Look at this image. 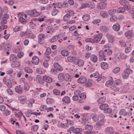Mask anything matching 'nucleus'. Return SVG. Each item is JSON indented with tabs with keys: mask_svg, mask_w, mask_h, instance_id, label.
I'll use <instances>...</instances> for the list:
<instances>
[{
	"mask_svg": "<svg viewBox=\"0 0 134 134\" xmlns=\"http://www.w3.org/2000/svg\"><path fill=\"white\" fill-rule=\"evenodd\" d=\"M86 42H90L92 43H95V41L94 40V39H92L91 38H87L85 40Z\"/></svg>",
	"mask_w": 134,
	"mask_h": 134,
	"instance_id": "nucleus-47",
	"label": "nucleus"
},
{
	"mask_svg": "<svg viewBox=\"0 0 134 134\" xmlns=\"http://www.w3.org/2000/svg\"><path fill=\"white\" fill-rule=\"evenodd\" d=\"M104 120L101 119L99 121L97 122L96 125L98 126H102L104 124Z\"/></svg>",
	"mask_w": 134,
	"mask_h": 134,
	"instance_id": "nucleus-35",
	"label": "nucleus"
},
{
	"mask_svg": "<svg viewBox=\"0 0 134 134\" xmlns=\"http://www.w3.org/2000/svg\"><path fill=\"white\" fill-rule=\"evenodd\" d=\"M29 102L27 104V106L30 108H31L32 107V104L35 102V100L34 99L32 98L28 101Z\"/></svg>",
	"mask_w": 134,
	"mask_h": 134,
	"instance_id": "nucleus-28",
	"label": "nucleus"
},
{
	"mask_svg": "<svg viewBox=\"0 0 134 134\" xmlns=\"http://www.w3.org/2000/svg\"><path fill=\"white\" fill-rule=\"evenodd\" d=\"M19 21L23 24H25L26 23V20L23 17H20L19 19Z\"/></svg>",
	"mask_w": 134,
	"mask_h": 134,
	"instance_id": "nucleus-45",
	"label": "nucleus"
},
{
	"mask_svg": "<svg viewBox=\"0 0 134 134\" xmlns=\"http://www.w3.org/2000/svg\"><path fill=\"white\" fill-rule=\"evenodd\" d=\"M119 114L121 115L125 116L126 114V112L125 109H122L120 110Z\"/></svg>",
	"mask_w": 134,
	"mask_h": 134,
	"instance_id": "nucleus-54",
	"label": "nucleus"
},
{
	"mask_svg": "<svg viewBox=\"0 0 134 134\" xmlns=\"http://www.w3.org/2000/svg\"><path fill=\"white\" fill-rule=\"evenodd\" d=\"M36 71L38 74H43L45 73V71L44 70L42 69H40L39 68H37L36 69Z\"/></svg>",
	"mask_w": 134,
	"mask_h": 134,
	"instance_id": "nucleus-43",
	"label": "nucleus"
},
{
	"mask_svg": "<svg viewBox=\"0 0 134 134\" xmlns=\"http://www.w3.org/2000/svg\"><path fill=\"white\" fill-rule=\"evenodd\" d=\"M65 75L62 73H60L58 75V79L60 81H62L64 80Z\"/></svg>",
	"mask_w": 134,
	"mask_h": 134,
	"instance_id": "nucleus-36",
	"label": "nucleus"
},
{
	"mask_svg": "<svg viewBox=\"0 0 134 134\" xmlns=\"http://www.w3.org/2000/svg\"><path fill=\"white\" fill-rule=\"evenodd\" d=\"M82 18L84 21H87L90 19V16L89 14H86L83 16Z\"/></svg>",
	"mask_w": 134,
	"mask_h": 134,
	"instance_id": "nucleus-30",
	"label": "nucleus"
},
{
	"mask_svg": "<svg viewBox=\"0 0 134 134\" xmlns=\"http://www.w3.org/2000/svg\"><path fill=\"white\" fill-rule=\"evenodd\" d=\"M93 121L94 122L97 121L99 119V117L97 115H94L92 117Z\"/></svg>",
	"mask_w": 134,
	"mask_h": 134,
	"instance_id": "nucleus-61",
	"label": "nucleus"
},
{
	"mask_svg": "<svg viewBox=\"0 0 134 134\" xmlns=\"http://www.w3.org/2000/svg\"><path fill=\"white\" fill-rule=\"evenodd\" d=\"M99 59L100 61H102L103 59L105 61L106 60L105 58V53L104 51H100L99 52Z\"/></svg>",
	"mask_w": 134,
	"mask_h": 134,
	"instance_id": "nucleus-8",
	"label": "nucleus"
},
{
	"mask_svg": "<svg viewBox=\"0 0 134 134\" xmlns=\"http://www.w3.org/2000/svg\"><path fill=\"white\" fill-rule=\"evenodd\" d=\"M47 103L48 104H51L53 103L54 102V100L52 98H48L46 100Z\"/></svg>",
	"mask_w": 134,
	"mask_h": 134,
	"instance_id": "nucleus-44",
	"label": "nucleus"
},
{
	"mask_svg": "<svg viewBox=\"0 0 134 134\" xmlns=\"http://www.w3.org/2000/svg\"><path fill=\"white\" fill-rule=\"evenodd\" d=\"M127 67L126 69L122 73V77L124 79H127L130 74L132 73V70L130 68L129 65H126Z\"/></svg>",
	"mask_w": 134,
	"mask_h": 134,
	"instance_id": "nucleus-1",
	"label": "nucleus"
},
{
	"mask_svg": "<svg viewBox=\"0 0 134 134\" xmlns=\"http://www.w3.org/2000/svg\"><path fill=\"white\" fill-rule=\"evenodd\" d=\"M39 59L36 56H34L32 58V63L35 65H37L39 62Z\"/></svg>",
	"mask_w": 134,
	"mask_h": 134,
	"instance_id": "nucleus-13",
	"label": "nucleus"
},
{
	"mask_svg": "<svg viewBox=\"0 0 134 134\" xmlns=\"http://www.w3.org/2000/svg\"><path fill=\"white\" fill-rule=\"evenodd\" d=\"M125 10L126 9H125L124 7H120L118 8L117 10L118 13H120L124 12Z\"/></svg>",
	"mask_w": 134,
	"mask_h": 134,
	"instance_id": "nucleus-49",
	"label": "nucleus"
},
{
	"mask_svg": "<svg viewBox=\"0 0 134 134\" xmlns=\"http://www.w3.org/2000/svg\"><path fill=\"white\" fill-rule=\"evenodd\" d=\"M30 88V86L26 82L24 83V90L28 91Z\"/></svg>",
	"mask_w": 134,
	"mask_h": 134,
	"instance_id": "nucleus-46",
	"label": "nucleus"
},
{
	"mask_svg": "<svg viewBox=\"0 0 134 134\" xmlns=\"http://www.w3.org/2000/svg\"><path fill=\"white\" fill-rule=\"evenodd\" d=\"M18 99L21 104H24L25 103L26 97L25 96H21L18 97Z\"/></svg>",
	"mask_w": 134,
	"mask_h": 134,
	"instance_id": "nucleus-15",
	"label": "nucleus"
},
{
	"mask_svg": "<svg viewBox=\"0 0 134 134\" xmlns=\"http://www.w3.org/2000/svg\"><path fill=\"white\" fill-rule=\"evenodd\" d=\"M82 129L80 128H75L74 130L73 131V133L74 134H83L82 133Z\"/></svg>",
	"mask_w": 134,
	"mask_h": 134,
	"instance_id": "nucleus-18",
	"label": "nucleus"
},
{
	"mask_svg": "<svg viewBox=\"0 0 134 134\" xmlns=\"http://www.w3.org/2000/svg\"><path fill=\"white\" fill-rule=\"evenodd\" d=\"M113 83V80L112 77H111L109 80H108L105 83V86L107 87H109Z\"/></svg>",
	"mask_w": 134,
	"mask_h": 134,
	"instance_id": "nucleus-17",
	"label": "nucleus"
},
{
	"mask_svg": "<svg viewBox=\"0 0 134 134\" xmlns=\"http://www.w3.org/2000/svg\"><path fill=\"white\" fill-rule=\"evenodd\" d=\"M43 79L45 81L49 83H51L52 81V78L47 76H44L43 77Z\"/></svg>",
	"mask_w": 134,
	"mask_h": 134,
	"instance_id": "nucleus-20",
	"label": "nucleus"
},
{
	"mask_svg": "<svg viewBox=\"0 0 134 134\" xmlns=\"http://www.w3.org/2000/svg\"><path fill=\"white\" fill-rule=\"evenodd\" d=\"M111 88L112 90L115 91H118L119 90V88L115 86H112Z\"/></svg>",
	"mask_w": 134,
	"mask_h": 134,
	"instance_id": "nucleus-57",
	"label": "nucleus"
},
{
	"mask_svg": "<svg viewBox=\"0 0 134 134\" xmlns=\"http://www.w3.org/2000/svg\"><path fill=\"white\" fill-rule=\"evenodd\" d=\"M53 7L54 8V9H53V10L52 12V14L53 16H55L59 13V11L55 9L56 7L55 6H54Z\"/></svg>",
	"mask_w": 134,
	"mask_h": 134,
	"instance_id": "nucleus-38",
	"label": "nucleus"
},
{
	"mask_svg": "<svg viewBox=\"0 0 134 134\" xmlns=\"http://www.w3.org/2000/svg\"><path fill=\"white\" fill-rule=\"evenodd\" d=\"M108 105L107 104H104L100 105L99 107V109L104 110V113H110L112 111V109L110 108H109Z\"/></svg>",
	"mask_w": 134,
	"mask_h": 134,
	"instance_id": "nucleus-2",
	"label": "nucleus"
},
{
	"mask_svg": "<svg viewBox=\"0 0 134 134\" xmlns=\"http://www.w3.org/2000/svg\"><path fill=\"white\" fill-rule=\"evenodd\" d=\"M108 64L105 62H102L101 63V66L102 69H107L108 67Z\"/></svg>",
	"mask_w": 134,
	"mask_h": 134,
	"instance_id": "nucleus-32",
	"label": "nucleus"
},
{
	"mask_svg": "<svg viewBox=\"0 0 134 134\" xmlns=\"http://www.w3.org/2000/svg\"><path fill=\"white\" fill-rule=\"evenodd\" d=\"M17 59V57L16 55L14 54H11L9 56V60L13 62Z\"/></svg>",
	"mask_w": 134,
	"mask_h": 134,
	"instance_id": "nucleus-24",
	"label": "nucleus"
},
{
	"mask_svg": "<svg viewBox=\"0 0 134 134\" xmlns=\"http://www.w3.org/2000/svg\"><path fill=\"white\" fill-rule=\"evenodd\" d=\"M67 59L69 62H74L76 63L77 61L76 60H77V58L71 56H68L67 57Z\"/></svg>",
	"mask_w": 134,
	"mask_h": 134,
	"instance_id": "nucleus-11",
	"label": "nucleus"
},
{
	"mask_svg": "<svg viewBox=\"0 0 134 134\" xmlns=\"http://www.w3.org/2000/svg\"><path fill=\"white\" fill-rule=\"evenodd\" d=\"M96 132L94 131L88 130L84 132V134H90L95 133Z\"/></svg>",
	"mask_w": 134,
	"mask_h": 134,
	"instance_id": "nucleus-60",
	"label": "nucleus"
},
{
	"mask_svg": "<svg viewBox=\"0 0 134 134\" xmlns=\"http://www.w3.org/2000/svg\"><path fill=\"white\" fill-rule=\"evenodd\" d=\"M27 13L31 17H35L38 16L41 14L40 12H38L36 9H34L32 10H28Z\"/></svg>",
	"mask_w": 134,
	"mask_h": 134,
	"instance_id": "nucleus-4",
	"label": "nucleus"
},
{
	"mask_svg": "<svg viewBox=\"0 0 134 134\" xmlns=\"http://www.w3.org/2000/svg\"><path fill=\"white\" fill-rule=\"evenodd\" d=\"M24 70L25 72L29 73H31L32 72V70L30 68L26 67L24 68Z\"/></svg>",
	"mask_w": 134,
	"mask_h": 134,
	"instance_id": "nucleus-39",
	"label": "nucleus"
},
{
	"mask_svg": "<svg viewBox=\"0 0 134 134\" xmlns=\"http://www.w3.org/2000/svg\"><path fill=\"white\" fill-rule=\"evenodd\" d=\"M20 26H15L13 29V31L14 32H17L20 30Z\"/></svg>",
	"mask_w": 134,
	"mask_h": 134,
	"instance_id": "nucleus-62",
	"label": "nucleus"
},
{
	"mask_svg": "<svg viewBox=\"0 0 134 134\" xmlns=\"http://www.w3.org/2000/svg\"><path fill=\"white\" fill-rule=\"evenodd\" d=\"M38 43L40 44H42L45 42L44 38H46V36L44 34H40L38 36Z\"/></svg>",
	"mask_w": 134,
	"mask_h": 134,
	"instance_id": "nucleus-7",
	"label": "nucleus"
},
{
	"mask_svg": "<svg viewBox=\"0 0 134 134\" xmlns=\"http://www.w3.org/2000/svg\"><path fill=\"white\" fill-rule=\"evenodd\" d=\"M115 83L116 85H120L122 84V81L120 79H118L115 81Z\"/></svg>",
	"mask_w": 134,
	"mask_h": 134,
	"instance_id": "nucleus-64",
	"label": "nucleus"
},
{
	"mask_svg": "<svg viewBox=\"0 0 134 134\" xmlns=\"http://www.w3.org/2000/svg\"><path fill=\"white\" fill-rule=\"evenodd\" d=\"M54 94L56 95H59L60 93V92L57 89H54L53 90Z\"/></svg>",
	"mask_w": 134,
	"mask_h": 134,
	"instance_id": "nucleus-59",
	"label": "nucleus"
},
{
	"mask_svg": "<svg viewBox=\"0 0 134 134\" xmlns=\"http://www.w3.org/2000/svg\"><path fill=\"white\" fill-rule=\"evenodd\" d=\"M107 7V4L101 2L97 5V7L98 9H104Z\"/></svg>",
	"mask_w": 134,
	"mask_h": 134,
	"instance_id": "nucleus-12",
	"label": "nucleus"
},
{
	"mask_svg": "<svg viewBox=\"0 0 134 134\" xmlns=\"http://www.w3.org/2000/svg\"><path fill=\"white\" fill-rule=\"evenodd\" d=\"M106 98L105 97H103L100 98L98 101V104H102L104 103L105 101Z\"/></svg>",
	"mask_w": 134,
	"mask_h": 134,
	"instance_id": "nucleus-31",
	"label": "nucleus"
},
{
	"mask_svg": "<svg viewBox=\"0 0 134 134\" xmlns=\"http://www.w3.org/2000/svg\"><path fill=\"white\" fill-rule=\"evenodd\" d=\"M22 49L21 47L20 46H18L13 49V52L15 53H17L20 52Z\"/></svg>",
	"mask_w": 134,
	"mask_h": 134,
	"instance_id": "nucleus-23",
	"label": "nucleus"
},
{
	"mask_svg": "<svg viewBox=\"0 0 134 134\" xmlns=\"http://www.w3.org/2000/svg\"><path fill=\"white\" fill-rule=\"evenodd\" d=\"M62 101L65 103L68 104L70 102V98L68 96L64 97L62 99Z\"/></svg>",
	"mask_w": 134,
	"mask_h": 134,
	"instance_id": "nucleus-19",
	"label": "nucleus"
},
{
	"mask_svg": "<svg viewBox=\"0 0 134 134\" xmlns=\"http://www.w3.org/2000/svg\"><path fill=\"white\" fill-rule=\"evenodd\" d=\"M107 37L109 42H112L113 41L114 38L113 36L108 34L107 35Z\"/></svg>",
	"mask_w": 134,
	"mask_h": 134,
	"instance_id": "nucleus-37",
	"label": "nucleus"
},
{
	"mask_svg": "<svg viewBox=\"0 0 134 134\" xmlns=\"http://www.w3.org/2000/svg\"><path fill=\"white\" fill-rule=\"evenodd\" d=\"M113 28L115 31H118L120 29V25L118 24H115L113 26Z\"/></svg>",
	"mask_w": 134,
	"mask_h": 134,
	"instance_id": "nucleus-22",
	"label": "nucleus"
},
{
	"mask_svg": "<svg viewBox=\"0 0 134 134\" xmlns=\"http://www.w3.org/2000/svg\"><path fill=\"white\" fill-rule=\"evenodd\" d=\"M47 106L45 105H41L40 107V110L41 111L47 110Z\"/></svg>",
	"mask_w": 134,
	"mask_h": 134,
	"instance_id": "nucleus-51",
	"label": "nucleus"
},
{
	"mask_svg": "<svg viewBox=\"0 0 134 134\" xmlns=\"http://www.w3.org/2000/svg\"><path fill=\"white\" fill-rule=\"evenodd\" d=\"M77 81L79 83L84 84L87 82V79L85 77L82 76L79 78Z\"/></svg>",
	"mask_w": 134,
	"mask_h": 134,
	"instance_id": "nucleus-10",
	"label": "nucleus"
},
{
	"mask_svg": "<svg viewBox=\"0 0 134 134\" xmlns=\"http://www.w3.org/2000/svg\"><path fill=\"white\" fill-rule=\"evenodd\" d=\"M70 15L67 14L64 16L63 20L64 21H67L70 19Z\"/></svg>",
	"mask_w": 134,
	"mask_h": 134,
	"instance_id": "nucleus-34",
	"label": "nucleus"
},
{
	"mask_svg": "<svg viewBox=\"0 0 134 134\" xmlns=\"http://www.w3.org/2000/svg\"><path fill=\"white\" fill-rule=\"evenodd\" d=\"M105 132L107 134H113L114 129L112 127H107L106 129Z\"/></svg>",
	"mask_w": 134,
	"mask_h": 134,
	"instance_id": "nucleus-16",
	"label": "nucleus"
},
{
	"mask_svg": "<svg viewBox=\"0 0 134 134\" xmlns=\"http://www.w3.org/2000/svg\"><path fill=\"white\" fill-rule=\"evenodd\" d=\"M90 59L92 61L94 62H96L98 59L97 56L94 54H92L91 55Z\"/></svg>",
	"mask_w": 134,
	"mask_h": 134,
	"instance_id": "nucleus-26",
	"label": "nucleus"
},
{
	"mask_svg": "<svg viewBox=\"0 0 134 134\" xmlns=\"http://www.w3.org/2000/svg\"><path fill=\"white\" fill-rule=\"evenodd\" d=\"M59 36V35H57L53 37L51 39L50 42H51L52 43L56 41L57 40Z\"/></svg>",
	"mask_w": 134,
	"mask_h": 134,
	"instance_id": "nucleus-48",
	"label": "nucleus"
},
{
	"mask_svg": "<svg viewBox=\"0 0 134 134\" xmlns=\"http://www.w3.org/2000/svg\"><path fill=\"white\" fill-rule=\"evenodd\" d=\"M51 74L54 75H56L58 74L57 70L53 68L51 69Z\"/></svg>",
	"mask_w": 134,
	"mask_h": 134,
	"instance_id": "nucleus-55",
	"label": "nucleus"
},
{
	"mask_svg": "<svg viewBox=\"0 0 134 134\" xmlns=\"http://www.w3.org/2000/svg\"><path fill=\"white\" fill-rule=\"evenodd\" d=\"M61 52V54L64 56H66L69 54V53L68 51L65 50H62Z\"/></svg>",
	"mask_w": 134,
	"mask_h": 134,
	"instance_id": "nucleus-40",
	"label": "nucleus"
},
{
	"mask_svg": "<svg viewBox=\"0 0 134 134\" xmlns=\"http://www.w3.org/2000/svg\"><path fill=\"white\" fill-rule=\"evenodd\" d=\"M89 6V4L87 3H83L81 4L80 8L82 9L88 7Z\"/></svg>",
	"mask_w": 134,
	"mask_h": 134,
	"instance_id": "nucleus-56",
	"label": "nucleus"
},
{
	"mask_svg": "<svg viewBox=\"0 0 134 134\" xmlns=\"http://www.w3.org/2000/svg\"><path fill=\"white\" fill-rule=\"evenodd\" d=\"M14 89L16 93L19 94H21L23 91V89L21 86L20 85L15 86Z\"/></svg>",
	"mask_w": 134,
	"mask_h": 134,
	"instance_id": "nucleus-9",
	"label": "nucleus"
},
{
	"mask_svg": "<svg viewBox=\"0 0 134 134\" xmlns=\"http://www.w3.org/2000/svg\"><path fill=\"white\" fill-rule=\"evenodd\" d=\"M11 66L13 68L18 67L20 65V63L18 61H14L11 63Z\"/></svg>",
	"mask_w": 134,
	"mask_h": 134,
	"instance_id": "nucleus-14",
	"label": "nucleus"
},
{
	"mask_svg": "<svg viewBox=\"0 0 134 134\" xmlns=\"http://www.w3.org/2000/svg\"><path fill=\"white\" fill-rule=\"evenodd\" d=\"M93 81L91 80H89L87 81L86 83V86L88 87L91 86L92 84Z\"/></svg>",
	"mask_w": 134,
	"mask_h": 134,
	"instance_id": "nucleus-52",
	"label": "nucleus"
},
{
	"mask_svg": "<svg viewBox=\"0 0 134 134\" xmlns=\"http://www.w3.org/2000/svg\"><path fill=\"white\" fill-rule=\"evenodd\" d=\"M38 127L39 126L37 125L32 126L31 127V130L33 131H36L37 130Z\"/></svg>",
	"mask_w": 134,
	"mask_h": 134,
	"instance_id": "nucleus-50",
	"label": "nucleus"
},
{
	"mask_svg": "<svg viewBox=\"0 0 134 134\" xmlns=\"http://www.w3.org/2000/svg\"><path fill=\"white\" fill-rule=\"evenodd\" d=\"M117 11V10L115 9H110L108 11V13L110 15H112L114 14Z\"/></svg>",
	"mask_w": 134,
	"mask_h": 134,
	"instance_id": "nucleus-33",
	"label": "nucleus"
},
{
	"mask_svg": "<svg viewBox=\"0 0 134 134\" xmlns=\"http://www.w3.org/2000/svg\"><path fill=\"white\" fill-rule=\"evenodd\" d=\"M119 43L120 45L122 47H125L126 46V43L123 40H120L119 41Z\"/></svg>",
	"mask_w": 134,
	"mask_h": 134,
	"instance_id": "nucleus-63",
	"label": "nucleus"
},
{
	"mask_svg": "<svg viewBox=\"0 0 134 134\" xmlns=\"http://www.w3.org/2000/svg\"><path fill=\"white\" fill-rule=\"evenodd\" d=\"M125 35L127 38H130L132 36V31H128L125 33Z\"/></svg>",
	"mask_w": 134,
	"mask_h": 134,
	"instance_id": "nucleus-25",
	"label": "nucleus"
},
{
	"mask_svg": "<svg viewBox=\"0 0 134 134\" xmlns=\"http://www.w3.org/2000/svg\"><path fill=\"white\" fill-rule=\"evenodd\" d=\"M100 30L103 31H106L107 30V28L105 26H102L100 27Z\"/></svg>",
	"mask_w": 134,
	"mask_h": 134,
	"instance_id": "nucleus-58",
	"label": "nucleus"
},
{
	"mask_svg": "<svg viewBox=\"0 0 134 134\" xmlns=\"http://www.w3.org/2000/svg\"><path fill=\"white\" fill-rule=\"evenodd\" d=\"M76 63L77 64L79 67L82 66L84 64L83 61L81 59H78L77 58V60H76Z\"/></svg>",
	"mask_w": 134,
	"mask_h": 134,
	"instance_id": "nucleus-27",
	"label": "nucleus"
},
{
	"mask_svg": "<svg viewBox=\"0 0 134 134\" xmlns=\"http://www.w3.org/2000/svg\"><path fill=\"white\" fill-rule=\"evenodd\" d=\"M120 4L124 6V8L126 9L129 10L130 8L129 2L125 0H121L119 2Z\"/></svg>",
	"mask_w": 134,
	"mask_h": 134,
	"instance_id": "nucleus-5",
	"label": "nucleus"
},
{
	"mask_svg": "<svg viewBox=\"0 0 134 134\" xmlns=\"http://www.w3.org/2000/svg\"><path fill=\"white\" fill-rule=\"evenodd\" d=\"M85 128L86 130L91 131L93 129V126L91 125H86L85 126Z\"/></svg>",
	"mask_w": 134,
	"mask_h": 134,
	"instance_id": "nucleus-42",
	"label": "nucleus"
},
{
	"mask_svg": "<svg viewBox=\"0 0 134 134\" xmlns=\"http://www.w3.org/2000/svg\"><path fill=\"white\" fill-rule=\"evenodd\" d=\"M101 16L103 18H106L108 17V15L107 13L105 11H102L100 13Z\"/></svg>",
	"mask_w": 134,
	"mask_h": 134,
	"instance_id": "nucleus-41",
	"label": "nucleus"
},
{
	"mask_svg": "<svg viewBox=\"0 0 134 134\" xmlns=\"http://www.w3.org/2000/svg\"><path fill=\"white\" fill-rule=\"evenodd\" d=\"M3 82L5 85L8 88H12V83L10 80L6 77H3Z\"/></svg>",
	"mask_w": 134,
	"mask_h": 134,
	"instance_id": "nucleus-3",
	"label": "nucleus"
},
{
	"mask_svg": "<svg viewBox=\"0 0 134 134\" xmlns=\"http://www.w3.org/2000/svg\"><path fill=\"white\" fill-rule=\"evenodd\" d=\"M71 78L70 75L68 74H66L65 75L64 80L66 81H71Z\"/></svg>",
	"mask_w": 134,
	"mask_h": 134,
	"instance_id": "nucleus-29",
	"label": "nucleus"
},
{
	"mask_svg": "<svg viewBox=\"0 0 134 134\" xmlns=\"http://www.w3.org/2000/svg\"><path fill=\"white\" fill-rule=\"evenodd\" d=\"M129 88L130 87L129 85V83H127L124 86L123 88H122V91L125 93H126L128 91Z\"/></svg>",
	"mask_w": 134,
	"mask_h": 134,
	"instance_id": "nucleus-21",
	"label": "nucleus"
},
{
	"mask_svg": "<svg viewBox=\"0 0 134 134\" xmlns=\"http://www.w3.org/2000/svg\"><path fill=\"white\" fill-rule=\"evenodd\" d=\"M102 34L101 33H99L98 34H95L93 36V38L95 41V43L99 42L102 38Z\"/></svg>",
	"mask_w": 134,
	"mask_h": 134,
	"instance_id": "nucleus-6",
	"label": "nucleus"
},
{
	"mask_svg": "<svg viewBox=\"0 0 134 134\" xmlns=\"http://www.w3.org/2000/svg\"><path fill=\"white\" fill-rule=\"evenodd\" d=\"M117 19V17L115 15H114L110 17V20L112 22H114L116 21Z\"/></svg>",
	"mask_w": 134,
	"mask_h": 134,
	"instance_id": "nucleus-53",
	"label": "nucleus"
}]
</instances>
